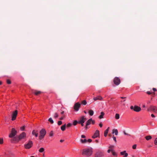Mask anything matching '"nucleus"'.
<instances>
[{"label": "nucleus", "mask_w": 157, "mask_h": 157, "mask_svg": "<svg viewBox=\"0 0 157 157\" xmlns=\"http://www.w3.org/2000/svg\"><path fill=\"white\" fill-rule=\"evenodd\" d=\"M33 93H34L35 95H37L38 94H41V92L39 91L35 90L34 92H33Z\"/></svg>", "instance_id": "15"}, {"label": "nucleus", "mask_w": 157, "mask_h": 157, "mask_svg": "<svg viewBox=\"0 0 157 157\" xmlns=\"http://www.w3.org/2000/svg\"><path fill=\"white\" fill-rule=\"evenodd\" d=\"M91 122H92V124H94L95 123V121L94 120H92V121H91Z\"/></svg>", "instance_id": "51"}, {"label": "nucleus", "mask_w": 157, "mask_h": 157, "mask_svg": "<svg viewBox=\"0 0 157 157\" xmlns=\"http://www.w3.org/2000/svg\"><path fill=\"white\" fill-rule=\"evenodd\" d=\"M17 133V131L14 128H12L10 134L9 135V137L12 138L15 136Z\"/></svg>", "instance_id": "3"}, {"label": "nucleus", "mask_w": 157, "mask_h": 157, "mask_svg": "<svg viewBox=\"0 0 157 157\" xmlns=\"http://www.w3.org/2000/svg\"><path fill=\"white\" fill-rule=\"evenodd\" d=\"M114 147V146L113 145H110L109 147V148L110 150H113V148Z\"/></svg>", "instance_id": "32"}, {"label": "nucleus", "mask_w": 157, "mask_h": 157, "mask_svg": "<svg viewBox=\"0 0 157 157\" xmlns=\"http://www.w3.org/2000/svg\"><path fill=\"white\" fill-rule=\"evenodd\" d=\"M64 111H63L62 112H61V114H63L64 113Z\"/></svg>", "instance_id": "61"}, {"label": "nucleus", "mask_w": 157, "mask_h": 157, "mask_svg": "<svg viewBox=\"0 0 157 157\" xmlns=\"http://www.w3.org/2000/svg\"><path fill=\"white\" fill-rule=\"evenodd\" d=\"M121 98H122V99H124V98H126V97H121Z\"/></svg>", "instance_id": "59"}, {"label": "nucleus", "mask_w": 157, "mask_h": 157, "mask_svg": "<svg viewBox=\"0 0 157 157\" xmlns=\"http://www.w3.org/2000/svg\"><path fill=\"white\" fill-rule=\"evenodd\" d=\"M46 133V131L43 128L40 131V135L39 136L40 140H42L44 138Z\"/></svg>", "instance_id": "2"}, {"label": "nucleus", "mask_w": 157, "mask_h": 157, "mask_svg": "<svg viewBox=\"0 0 157 157\" xmlns=\"http://www.w3.org/2000/svg\"><path fill=\"white\" fill-rule=\"evenodd\" d=\"M125 152H126V151H123L121 152L120 154L121 155H124Z\"/></svg>", "instance_id": "36"}, {"label": "nucleus", "mask_w": 157, "mask_h": 157, "mask_svg": "<svg viewBox=\"0 0 157 157\" xmlns=\"http://www.w3.org/2000/svg\"><path fill=\"white\" fill-rule=\"evenodd\" d=\"M53 135V132L52 131H51L49 133V136H52Z\"/></svg>", "instance_id": "31"}, {"label": "nucleus", "mask_w": 157, "mask_h": 157, "mask_svg": "<svg viewBox=\"0 0 157 157\" xmlns=\"http://www.w3.org/2000/svg\"><path fill=\"white\" fill-rule=\"evenodd\" d=\"M85 128L86 129H87L88 128L87 126H86H86H85Z\"/></svg>", "instance_id": "62"}, {"label": "nucleus", "mask_w": 157, "mask_h": 157, "mask_svg": "<svg viewBox=\"0 0 157 157\" xmlns=\"http://www.w3.org/2000/svg\"><path fill=\"white\" fill-rule=\"evenodd\" d=\"M72 125V124L69 123L67 124V127H71Z\"/></svg>", "instance_id": "39"}, {"label": "nucleus", "mask_w": 157, "mask_h": 157, "mask_svg": "<svg viewBox=\"0 0 157 157\" xmlns=\"http://www.w3.org/2000/svg\"><path fill=\"white\" fill-rule=\"evenodd\" d=\"M124 135H128V136H130V135H129V134H128V133H127L125 132V131H124Z\"/></svg>", "instance_id": "49"}, {"label": "nucleus", "mask_w": 157, "mask_h": 157, "mask_svg": "<svg viewBox=\"0 0 157 157\" xmlns=\"http://www.w3.org/2000/svg\"><path fill=\"white\" fill-rule=\"evenodd\" d=\"M63 119V117H62L59 118L60 120H62Z\"/></svg>", "instance_id": "56"}, {"label": "nucleus", "mask_w": 157, "mask_h": 157, "mask_svg": "<svg viewBox=\"0 0 157 157\" xmlns=\"http://www.w3.org/2000/svg\"><path fill=\"white\" fill-rule=\"evenodd\" d=\"M26 133L25 132H22L18 137V140L20 141L26 137Z\"/></svg>", "instance_id": "8"}, {"label": "nucleus", "mask_w": 157, "mask_h": 157, "mask_svg": "<svg viewBox=\"0 0 157 157\" xmlns=\"http://www.w3.org/2000/svg\"><path fill=\"white\" fill-rule=\"evenodd\" d=\"M152 89H153V90L154 91H156V90H156V88H153Z\"/></svg>", "instance_id": "55"}, {"label": "nucleus", "mask_w": 157, "mask_h": 157, "mask_svg": "<svg viewBox=\"0 0 157 157\" xmlns=\"http://www.w3.org/2000/svg\"><path fill=\"white\" fill-rule=\"evenodd\" d=\"M105 113L103 112H101V115L99 116V118L100 119H102L103 118V116Z\"/></svg>", "instance_id": "20"}, {"label": "nucleus", "mask_w": 157, "mask_h": 157, "mask_svg": "<svg viewBox=\"0 0 157 157\" xmlns=\"http://www.w3.org/2000/svg\"><path fill=\"white\" fill-rule=\"evenodd\" d=\"M151 117H155V116L153 114H151Z\"/></svg>", "instance_id": "54"}, {"label": "nucleus", "mask_w": 157, "mask_h": 157, "mask_svg": "<svg viewBox=\"0 0 157 157\" xmlns=\"http://www.w3.org/2000/svg\"><path fill=\"white\" fill-rule=\"evenodd\" d=\"M66 127V124H65L64 125L62 126L61 127V129L62 131H64Z\"/></svg>", "instance_id": "21"}, {"label": "nucleus", "mask_w": 157, "mask_h": 157, "mask_svg": "<svg viewBox=\"0 0 157 157\" xmlns=\"http://www.w3.org/2000/svg\"><path fill=\"white\" fill-rule=\"evenodd\" d=\"M7 83L8 84H10L11 83V82L10 79H7L6 81Z\"/></svg>", "instance_id": "37"}, {"label": "nucleus", "mask_w": 157, "mask_h": 157, "mask_svg": "<svg viewBox=\"0 0 157 157\" xmlns=\"http://www.w3.org/2000/svg\"><path fill=\"white\" fill-rule=\"evenodd\" d=\"M136 144H134L132 146V148L133 149H135L136 148Z\"/></svg>", "instance_id": "41"}, {"label": "nucleus", "mask_w": 157, "mask_h": 157, "mask_svg": "<svg viewBox=\"0 0 157 157\" xmlns=\"http://www.w3.org/2000/svg\"><path fill=\"white\" fill-rule=\"evenodd\" d=\"M32 134L34 135L36 137H37L38 136V132L37 131H36L33 130L32 132Z\"/></svg>", "instance_id": "14"}, {"label": "nucleus", "mask_w": 157, "mask_h": 157, "mask_svg": "<svg viewBox=\"0 0 157 157\" xmlns=\"http://www.w3.org/2000/svg\"><path fill=\"white\" fill-rule=\"evenodd\" d=\"M48 121L50 122L51 123V124H52L53 123H54V121H53V120L52 118L51 117L50 118H49L48 120Z\"/></svg>", "instance_id": "25"}, {"label": "nucleus", "mask_w": 157, "mask_h": 157, "mask_svg": "<svg viewBox=\"0 0 157 157\" xmlns=\"http://www.w3.org/2000/svg\"><path fill=\"white\" fill-rule=\"evenodd\" d=\"M99 126L100 127H101L102 126V124L101 123H100L99 124Z\"/></svg>", "instance_id": "52"}, {"label": "nucleus", "mask_w": 157, "mask_h": 157, "mask_svg": "<svg viewBox=\"0 0 157 157\" xmlns=\"http://www.w3.org/2000/svg\"><path fill=\"white\" fill-rule=\"evenodd\" d=\"M151 147V145H149L148 146V147L150 148V147Z\"/></svg>", "instance_id": "64"}, {"label": "nucleus", "mask_w": 157, "mask_h": 157, "mask_svg": "<svg viewBox=\"0 0 157 157\" xmlns=\"http://www.w3.org/2000/svg\"><path fill=\"white\" fill-rule=\"evenodd\" d=\"M92 140L91 139H88V140H87V141H88L89 143H90L91 142H92Z\"/></svg>", "instance_id": "46"}, {"label": "nucleus", "mask_w": 157, "mask_h": 157, "mask_svg": "<svg viewBox=\"0 0 157 157\" xmlns=\"http://www.w3.org/2000/svg\"><path fill=\"white\" fill-rule=\"evenodd\" d=\"M115 118L116 119H118L120 118V115L119 114L116 113L115 116Z\"/></svg>", "instance_id": "24"}, {"label": "nucleus", "mask_w": 157, "mask_h": 157, "mask_svg": "<svg viewBox=\"0 0 157 157\" xmlns=\"http://www.w3.org/2000/svg\"><path fill=\"white\" fill-rule=\"evenodd\" d=\"M3 143V139L2 138H0V144H2Z\"/></svg>", "instance_id": "33"}, {"label": "nucleus", "mask_w": 157, "mask_h": 157, "mask_svg": "<svg viewBox=\"0 0 157 157\" xmlns=\"http://www.w3.org/2000/svg\"><path fill=\"white\" fill-rule=\"evenodd\" d=\"M84 123H78L79 124H81L82 126H84Z\"/></svg>", "instance_id": "53"}, {"label": "nucleus", "mask_w": 157, "mask_h": 157, "mask_svg": "<svg viewBox=\"0 0 157 157\" xmlns=\"http://www.w3.org/2000/svg\"><path fill=\"white\" fill-rule=\"evenodd\" d=\"M154 144L157 145V137L154 140Z\"/></svg>", "instance_id": "34"}, {"label": "nucleus", "mask_w": 157, "mask_h": 157, "mask_svg": "<svg viewBox=\"0 0 157 157\" xmlns=\"http://www.w3.org/2000/svg\"><path fill=\"white\" fill-rule=\"evenodd\" d=\"M112 133L113 134L115 133L116 135H117L118 134V130L117 129H113V130Z\"/></svg>", "instance_id": "17"}, {"label": "nucleus", "mask_w": 157, "mask_h": 157, "mask_svg": "<svg viewBox=\"0 0 157 157\" xmlns=\"http://www.w3.org/2000/svg\"><path fill=\"white\" fill-rule=\"evenodd\" d=\"M104 155L101 152L97 153L95 155V157H101L104 156Z\"/></svg>", "instance_id": "13"}, {"label": "nucleus", "mask_w": 157, "mask_h": 157, "mask_svg": "<svg viewBox=\"0 0 157 157\" xmlns=\"http://www.w3.org/2000/svg\"><path fill=\"white\" fill-rule=\"evenodd\" d=\"M44 151V149L43 147L40 148L39 150V152L42 153Z\"/></svg>", "instance_id": "26"}, {"label": "nucleus", "mask_w": 157, "mask_h": 157, "mask_svg": "<svg viewBox=\"0 0 157 157\" xmlns=\"http://www.w3.org/2000/svg\"><path fill=\"white\" fill-rule=\"evenodd\" d=\"M103 98L101 96H98L96 97H94L93 99L94 101H96L97 100H99L100 101H102L103 100Z\"/></svg>", "instance_id": "12"}, {"label": "nucleus", "mask_w": 157, "mask_h": 157, "mask_svg": "<svg viewBox=\"0 0 157 157\" xmlns=\"http://www.w3.org/2000/svg\"><path fill=\"white\" fill-rule=\"evenodd\" d=\"M147 93L149 95H150L152 94V93L150 92V91H147Z\"/></svg>", "instance_id": "48"}, {"label": "nucleus", "mask_w": 157, "mask_h": 157, "mask_svg": "<svg viewBox=\"0 0 157 157\" xmlns=\"http://www.w3.org/2000/svg\"><path fill=\"white\" fill-rule=\"evenodd\" d=\"M81 137L82 138H86V136L85 135H82L81 136Z\"/></svg>", "instance_id": "50"}, {"label": "nucleus", "mask_w": 157, "mask_h": 157, "mask_svg": "<svg viewBox=\"0 0 157 157\" xmlns=\"http://www.w3.org/2000/svg\"><path fill=\"white\" fill-rule=\"evenodd\" d=\"M17 111L16 110L13 112L12 114V120L14 121L15 120L17 117Z\"/></svg>", "instance_id": "6"}, {"label": "nucleus", "mask_w": 157, "mask_h": 157, "mask_svg": "<svg viewBox=\"0 0 157 157\" xmlns=\"http://www.w3.org/2000/svg\"><path fill=\"white\" fill-rule=\"evenodd\" d=\"M81 103L82 104L84 105H86L87 102H86V100H83L82 101Z\"/></svg>", "instance_id": "28"}, {"label": "nucleus", "mask_w": 157, "mask_h": 157, "mask_svg": "<svg viewBox=\"0 0 157 157\" xmlns=\"http://www.w3.org/2000/svg\"><path fill=\"white\" fill-rule=\"evenodd\" d=\"M145 138L147 140H149L152 139V137L151 136L149 135L146 136Z\"/></svg>", "instance_id": "19"}, {"label": "nucleus", "mask_w": 157, "mask_h": 157, "mask_svg": "<svg viewBox=\"0 0 157 157\" xmlns=\"http://www.w3.org/2000/svg\"><path fill=\"white\" fill-rule=\"evenodd\" d=\"M33 145L32 141L30 140L27 144L24 145L26 149H29Z\"/></svg>", "instance_id": "4"}, {"label": "nucleus", "mask_w": 157, "mask_h": 157, "mask_svg": "<svg viewBox=\"0 0 157 157\" xmlns=\"http://www.w3.org/2000/svg\"><path fill=\"white\" fill-rule=\"evenodd\" d=\"M64 140H60V142H63L64 141Z\"/></svg>", "instance_id": "57"}, {"label": "nucleus", "mask_w": 157, "mask_h": 157, "mask_svg": "<svg viewBox=\"0 0 157 157\" xmlns=\"http://www.w3.org/2000/svg\"><path fill=\"white\" fill-rule=\"evenodd\" d=\"M141 110V109L140 107L136 106L135 105L134 106V111L136 112H140Z\"/></svg>", "instance_id": "11"}, {"label": "nucleus", "mask_w": 157, "mask_h": 157, "mask_svg": "<svg viewBox=\"0 0 157 157\" xmlns=\"http://www.w3.org/2000/svg\"><path fill=\"white\" fill-rule=\"evenodd\" d=\"M58 117V115L57 113H55L54 114V117L55 118H57Z\"/></svg>", "instance_id": "29"}, {"label": "nucleus", "mask_w": 157, "mask_h": 157, "mask_svg": "<svg viewBox=\"0 0 157 157\" xmlns=\"http://www.w3.org/2000/svg\"><path fill=\"white\" fill-rule=\"evenodd\" d=\"M91 121H92V118H90V119H89V120H88L87 121V122H86V126H88V125L90 124L91 122Z\"/></svg>", "instance_id": "18"}, {"label": "nucleus", "mask_w": 157, "mask_h": 157, "mask_svg": "<svg viewBox=\"0 0 157 157\" xmlns=\"http://www.w3.org/2000/svg\"><path fill=\"white\" fill-rule=\"evenodd\" d=\"M89 113L90 116H92L94 114V111L92 110H90L89 111Z\"/></svg>", "instance_id": "22"}, {"label": "nucleus", "mask_w": 157, "mask_h": 157, "mask_svg": "<svg viewBox=\"0 0 157 157\" xmlns=\"http://www.w3.org/2000/svg\"><path fill=\"white\" fill-rule=\"evenodd\" d=\"M112 155L113 156H117V153L113 151H112Z\"/></svg>", "instance_id": "27"}, {"label": "nucleus", "mask_w": 157, "mask_h": 157, "mask_svg": "<svg viewBox=\"0 0 157 157\" xmlns=\"http://www.w3.org/2000/svg\"><path fill=\"white\" fill-rule=\"evenodd\" d=\"M92 149L91 148H86L82 150V155L88 157L92 154Z\"/></svg>", "instance_id": "1"}, {"label": "nucleus", "mask_w": 157, "mask_h": 157, "mask_svg": "<svg viewBox=\"0 0 157 157\" xmlns=\"http://www.w3.org/2000/svg\"><path fill=\"white\" fill-rule=\"evenodd\" d=\"M113 82L115 85L117 86L120 84L121 80L118 77H115L114 79Z\"/></svg>", "instance_id": "5"}, {"label": "nucleus", "mask_w": 157, "mask_h": 157, "mask_svg": "<svg viewBox=\"0 0 157 157\" xmlns=\"http://www.w3.org/2000/svg\"><path fill=\"white\" fill-rule=\"evenodd\" d=\"M125 152H126V151H123L121 152L120 154L121 155H124Z\"/></svg>", "instance_id": "35"}, {"label": "nucleus", "mask_w": 157, "mask_h": 157, "mask_svg": "<svg viewBox=\"0 0 157 157\" xmlns=\"http://www.w3.org/2000/svg\"><path fill=\"white\" fill-rule=\"evenodd\" d=\"M109 128V127L107 128L106 130H108V132Z\"/></svg>", "instance_id": "60"}, {"label": "nucleus", "mask_w": 157, "mask_h": 157, "mask_svg": "<svg viewBox=\"0 0 157 157\" xmlns=\"http://www.w3.org/2000/svg\"><path fill=\"white\" fill-rule=\"evenodd\" d=\"M114 150H110V149H109L108 151H107V152L108 153H110V151H113Z\"/></svg>", "instance_id": "44"}, {"label": "nucleus", "mask_w": 157, "mask_h": 157, "mask_svg": "<svg viewBox=\"0 0 157 157\" xmlns=\"http://www.w3.org/2000/svg\"><path fill=\"white\" fill-rule=\"evenodd\" d=\"M80 141L82 144L85 143L87 142V140L86 139L84 140L80 139Z\"/></svg>", "instance_id": "23"}, {"label": "nucleus", "mask_w": 157, "mask_h": 157, "mask_svg": "<svg viewBox=\"0 0 157 157\" xmlns=\"http://www.w3.org/2000/svg\"><path fill=\"white\" fill-rule=\"evenodd\" d=\"M18 137H14L11 140V141L12 142H13L14 141H17V142L19 141L18 140Z\"/></svg>", "instance_id": "16"}, {"label": "nucleus", "mask_w": 157, "mask_h": 157, "mask_svg": "<svg viewBox=\"0 0 157 157\" xmlns=\"http://www.w3.org/2000/svg\"><path fill=\"white\" fill-rule=\"evenodd\" d=\"M108 130H105L104 132V136L106 137L108 133Z\"/></svg>", "instance_id": "30"}, {"label": "nucleus", "mask_w": 157, "mask_h": 157, "mask_svg": "<svg viewBox=\"0 0 157 157\" xmlns=\"http://www.w3.org/2000/svg\"><path fill=\"white\" fill-rule=\"evenodd\" d=\"M78 123V122L77 121H75L74 122H73V125H76L77 123Z\"/></svg>", "instance_id": "38"}, {"label": "nucleus", "mask_w": 157, "mask_h": 157, "mask_svg": "<svg viewBox=\"0 0 157 157\" xmlns=\"http://www.w3.org/2000/svg\"><path fill=\"white\" fill-rule=\"evenodd\" d=\"M128 154L127 153L125 152V153L124 155V157H127L128 156Z\"/></svg>", "instance_id": "43"}, {"label": "nucleus", "mask_w": 157, "mask_h": 157, "mask_svg": "<svg viewBox=\"0 0 157 157\" xmlns=\"http://www.w3.org/2000/svg\"><path fill=\"white\" fill-rule=\"evenodd\" d=\"M125 101V100H124L123 101H121V102H122L123 101Z\"/></svg>", "instance_id": "63"}, {"label": "nucleus", "mask_w": 157, "mask_h": 157, "mask_svg": "<svg viewBox=\"0 0 157 157\" xmlns=\"http://www.w3.org/2000/svg\"><path fill=\"white\" fill-rule=\"evenodd\" d=\"M25 128V126H23V127H21V131H24Z\"/></svg>", "instance_id": "42"}, {"label": "nucleus", "mask_w": 157, "mask_h": 157, "mask_svg": "<svg viewBox=\"0 0 157 157\" xmlns=\"http://www.w3.org/2000/svg\"><path fill=\"white\" fill-rule=\"evenodd\" d=\"M86 120V118H85L84 116H82L79 119L78 123H84Z\"/></svg>", "instance_id": "10"}, {"label": "nucleus", "mask_w": 157, "mask_h": 157, "mask_svg": "<svg viewBox=\"0 0 157 157\" xmlns=\"http://www.w3.org/2000/svg\"><path fill=\"white\" fill-rule=\"evenodd\" d=\"M130 109H131L134 110V106L133 107V106H131L130 107Z\"/></svg>", "instance_id": "47"}, {"label": "nucleus", "mask_w": 157, "mask_h": 157, "mask_svg": "<svg viewBox=\"0 0 157 157\" xmlns=\"http://www.w3.org/2000/svg\"><path fill=\"white\" fill-rule=\"evenodd\" d=\"M113 140H114L115 141V142H116L117 141L116 137L113 136Z\"/></svg>", "instance_id": "45"}, {"label": "nucleus", "mask_w": 157, "mask_h": 157, "mask_svg": "<svg viewBox=\"0 0 157 157\" xmlns=\"http://www.w3.org/2000/svg\"><path fill=\"white\" fill-rule=\"evenodd\" d=\"M95 142L96 143H98V140H95Z\"/></svg>", "instance_id": "58"}, {"label": "nucleus", "mask_w": 157, "mask_h": 157, "mask_svg": "<svg viewBox=\"0 0 157 157\" xmlns=\"http://www.w3.org/2000/svg\"><path fill=\"white\" fill-rule=\"evenodd\" d=\"M62 121H59L58 122V124L59 125H61L62 124Z\"/></svg>", "instance_id": "40"}, {"label": "nucleus", "mask_w": 157, "mask_h": 157, "mask_svg": "<svg viewBox=\"0 0 157 157\" xmlns=\"http://www.w3.org/2000/svg\"><path fill=\"white\" fill-rule=\"evenodd\" d=\"M80 104L79 102H77L75 103L74 106V109L76 111H78L79 108L80 107Z\"/></svg>", "instance_id": "7"}, {"label": "nucleus", "mask_w": 157, "mask_h": 157, "mask_svg": "<svg viewBox=\"0 0 157 157\" xmlns=\"http://www.w3.org/2000/svg\"><path fill=\"white\" fill-rule=\"evenodd\" d=\"M100 136L99 131L98 130H97L95 132L93 136H92V138L95 139L97 137H99Z\"/></svg>", "instance_id": "9"}]
</instances>
